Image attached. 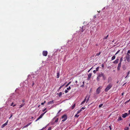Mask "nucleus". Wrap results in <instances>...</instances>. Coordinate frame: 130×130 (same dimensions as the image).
<instances>
[{
	"mask_svg": "<svg viewBox=\"0 0 130 130\" xmlns=\"http://www.w3.org/2000/svg\"><path fill=\"white\" fill-rule=\"evenodd\" d=\"M92 68L90 69L88 71V72H90V71L92 69Z\"/></svg>",
	"mask_w": 130,
	"mask_h": 130,
	"instance_id": "09e8293b",
	"label": "nucleus"
},
{
	"mask_svg": "<svg viewBox=\"0 0 130 130\" xmlns=\"http://www.w3.org/2000/svg\"><path fill=\"white\" fill-rule=\"evenodd\" d=\"M112 85L111 84H109L107 85L106 88L105 89V91L107 92L112 87Z\"/></svg>",
	"mask_w": 130,
	"mask_h": 130,
	"instance_id": "f03ea898",
	"label": "nucleus"
},
{
	"mask_svg": "<svg viewBox=\"0 0 130 130\" xmlns=\"http://www.w3.org/2000/svg\"><path fill=\"white\" fill-rule=\"evenodd\" d=\"M47 111H46L45 112H44V113H42L39 117L41 118L45 114V113Z\"/></svg>",
	"mask_w": 130,
	"mask_h": 130,
	"instance_id": "4468645a",
	"label": "nucleus"
},
{
	"mask_svg": "<svg viewBox=\"0 0 130 130\" xmlns=\"http://www.w3.org/2000/svg\"><path fill=\"white\" fill-rule=\"evenodd\" d=\"M122 120V119L121 118V117H119L118 118V121H120L121 120Z\"/></svg>",
	"mask_w": 130,
	"mask_h": 130,
	"instance_id": "6ab92c4d",
	"label": "nucleus"
},
{
	"mask_svg": "<svg viewBox=\"0 0 130 130\" xmlns=\"http://www.w3.org/2000/svg\"><path fill=\"white\" fill-rule=\"evenodd\" d=\"M109 128H110V130H111V127L110 126H109Z\"/></svg>",
	"mask_w": 130,
	"mask_h": 130,
	"instance_id": "bf43d9fd",
	"label": "nucleus"
},
{
	"mask_svg": "<svg viewBox=\"0 0 130 130\" xmlns=\"http://www.w3.org/2000/svg\"><path fill=\"white\" fill-rule=\"evenodd\" d=\"M46 109V108H45L44 109L42 110V111L44 112Z\"/></svg>",
	"mask_w": 130,
	"mask_h": 130,
	"instance_id": "c03bdc74",
	"label": "nucleus"
},
{
	"mask_svg": "<svg viewBox=\"0 0 130 130\" xmlns=\"http://www.w3.org/2000/svg\"><path fill=\"white\" fill-rule=\"evenodd\" d=\"M47 54V51H43L42 52V55L44 56H46Z\"/></svg>",
	"mask_w": 130,
	"mask_h": 130,
	"instance_id": "423d86ee",
	"label": "nucleus"
},
{
	"mask_svg": "<svg viewBox=\"0 0 130 130\" xmlns=\"http://www.w3.org/2000/svg\"><path fill=\"white\" fill-rule=\"evenodd\" d=\"M40 118L39 117L35 121L36 122L37 121H38V120H39Z\"/></svg>",
	"mask_w": 130,
	"mask_h": 130,
	"instance_id": "c9c22d12",
	"label": "nucleus"
},
{
	"mask_svg": "<svg viewBox=\"0 0 130 130\" xmlns=\"http://www.w3.org/2000/svg\"><path fill=\"white\" fill-rule=\"evenodd\" d=\"M34 85V83L33 82L32 83V86Z\"/></svg>",
	"mask_w": 130,
	"mask_h": 130,
	"instance_id": "e2e57ef3",
	"label": "nucleus"
},
{
	"mask_svg": "<svg viewBox=\"0 0 130 130\" xmlns=\"http://www.w3.org/2000/svg\"><path fill=\"white\" fill-rule=\"evenodd\" d=\"M16 105V104L14 105H13V107H14V106H15Z\"/></svg>",
	"mask_w": 130,
	"mask_h": 130,
	"instance_id": "13d9d810",
	"label": "nucleus"
},
{
	"mask_svg": "<svg viewBox=\"0 0 130 130\" xmlns=\"http://www.w3.org/2000/svg\"><path fill=\"white\" fill-rule=\"evenodd\" d=\"M58 118H57L55 120V122H58Z\"/></svg>",
	"mask_w": 130,
	"mask_h": 130,
	"instance_id": "5701e85b",
	"label": "nucleus"
},
{
	"mask_svg": "<svg viewBox=\"0 0 130 130\" xmlns=\"http://www.w3.org/2000/svg\"><path fill=\"white\" fill-rule=\"evenodd\" d=\"M89 97H88V98L87 99V101H86V103H87L88 101L89 100Z\"/></svg>",
	"mask_w": 130,
	"mask_h": 130,
	"instance_id": "ea45409f",
	"label": "nucleus"
},
{
	"mask_svg": "<svg viewBox=\"0 0 130 130\" xmlns=\"http://www.w3.org/2000/svg\"><path fill=\"white\" fill-rule=\"evenodd\" d=\"M59 72L57 73V77L58 78L59 77Z\"/></svg>",
	"mask_w": 130,
	"mask_h": 130,
	"instance_id": "4be33fe9",
	"label": "nucleus"
},
{
	"mask_svg": "<svg viewBox=\"0 0 130 130\" xmlns=\"http://www.w3.org/2000/svg\"><path fill=\"white\" fill-rule=\"evenodd\" d=\"M24 105V104H22L20 105V106L19 108H21Z\"/></svg>",
	"mask_w": 130,
	"mask_h": 130,
	"instance_id": "a878e982",
	"label": "nucleus"
},
{
	"mask_svg": "<svg viewBox=\"0 0 130 130\" xmlns=\"http://www.w3.org/2000/svg\"><path fill=\"white\" fill-rule=\"evenodd\" d=\"M108 36V35L107 36H106V37H105L104 38V39H107V38Z\"/></svg>",
	"mask_w": 130,
	"mask_h": 130,
	"instance_id": "58836bf2",
	"label": "nucleus"
},
{
	"mask_svg": "<svg viewBox=\"0 0 130 130\" xmlns=\"http://www.w3.org/2000/svg\"><path fill=\"white\" fill-rule=\"evenodd\" d=\"M129 22H130V18H129Z\"/></svg>",
	"mask_w": 130,
	"mask_h": 130,
	"instance_id": "0e129e2a",
	"label": "nucleus"
},
{
	"mask_svg": "<svg viewBox=\"0 0 130 130\" xmlns=\"http://www.w3.org/2000/svg\"><path fill=\"white\" fill-rule=\"evenodd\" d=\"M82 111L81 110V109H80L79 110H78L77 112V114H78L79 113Z\"/></svg>",
	"mask_w": 130,
	"mask_h": 130,
	"instance_id": "c756f323",
	"label": "nucleus"
},
{
	"mask_svg": "<svg viewBox=\"0 0 130 130\" xmlns=\"http://www.w3.org/2000/svg\"><path fill=\"white\" fill-rule=\"evenodd\" d=\"M129 101L128 100L126 102H125V103H128V102H129Z\"/></svg>",
	"mask_w": 130,
	"mask_h": 130,
	"instance_id": "8fccbe9b",
	"label": "nucleus"
},
{
	"mask_svg": "<svg viewBox=\"0 0 130 130\" xmlns=\"http://www.w3.org/2000/svg\"><path fill=\"white\" fill-rule=\"evenodd\" d=\"M60 111H61V110H59V111H58V113H59V112H60Z\"/></svg>",
	"mask_w": 130,
	"mask_h": 130,
	"instance_id": "774afa93",
	"label": "nucleus"
},
{
	"mask_svg": "<svg viewBox=\"0 0 130 130\" xmlns=\"http://www.w3.org/2000/svg\"><path fill=\"white\" fill-rule=\"evenodd\" d=\"M125 58H126V59L128 62H130V55L129 54H127L125 56Z\"/></svg>",
	"mask_w": 130,
	"mask_h": 130,
	"instance_id": "7ed1b4c3",
	"label": "nucleus"
},
{
	"mask_svg": "<svg viewBox=\"0 0 130 130\" xmlns=\"http://www.w3.org/2000/svg\"><path fill=\"white\" fill-rule=\"evenodd\" d=\"M119 51H118L115 54V55H116L119 52Z\"/></svg>",
	"mask_w": 130,
	"mask_h": 130,
	"instance_id": "37998d69",
	"label": "nucleus"
},
{
	"mask_svg": "<svg viewBox=\"0 0 130 130\" xmlns=\"http://www.w3.org/2000/svg\"><path fill=\"white\" fill-rule=\"evenodd\" d=\"M128 111H129V113H130V110H129Z\"/></svg>",
	"mask_w": 130,
	"mask_h": 130,
	"instance_id": "69168bd1",
	"label": "nucleus"
},
{
	"mask_svg": "<svg viewBox=\"0 0 130 130\" xmlns=\"http://www.w3.org/2000/svg\"><path fill=\"white\" fill-rule=\"evenodd\" d=\"M71 88L70 87V86H69V87H68V88H67V90H69Z\"/></svg>",
	"mask_w": 130,
	"mask_h": 130,
	"instance_id": "72a5a7b5",
	"label": "nucleus"
},
{
	"mask_svg": "<svg viewBox=\"0 0 130 130\" xmlns=\"http://www.w3.org/2000/svg\"><path fill=\"white\" fill-rule=\"evenodd\" d=\"M84 84H83L81 86V87H84Z\"/></svg>",
	"mask_w": 130,
	"mask_h": 130,
	"instance_id": "a18cd8bd",
	"label": "nucleus"
},
{
	"mask_svg": "<svg viewBox=\"0 0 130 130\" xmlns=\"http://www.w3.org/2000/svg\"><path fill=\"white\" fill-rule=\"evenodd\" d=\"M44 104L43 103H41V104L42 105H43Z\"/></svg>",
	"mask_w": 130,
	"mask_h": 130,
	"instance_id": "864d4df0",
	"label": "nucleus"
},
{
	"mask_svg": "<svg viewBox=\"0 0 130 130\" xmlns=\"http://www.w3.org/2000/svg\"><path fill=\"white\" fill-rule=\"evenodd\" d=\"M40 118L39 117L35 121L36 122L37 121H38V120H39Z\"/></svg>",
	"mask_w": 130,
	"mask_h": 130,
	"instance_id": "f704fd0d",
	"label": "nucleus"
},
{
	"mask_svg": "<svg viewBox=\"0 0 130 130\" xmlns=\"http://www.w3.org/2000/svg\"><path fill=\"white\" fill-rule=\"evenodd\" d=\"M51 128L50 127H49L48 128V130H51Z\"/></svg>",
	"mask_w": 130,
	"mask_h": 130,
	"instance_id": "de8ad7c7",
	"label": "nucleus"
},
{
	"mask_svg": "<svg viewBox=\"0 0 130 130\" xmlns=\"http://www.w3.org/2000/svg\"><path fill=\"white\" fill-rule=\"evenodd\" d=\"M121 63L119 62L118 64V65L117 68V70L119 71L120 70V67H121Z\"/></svg>",
	"mask_w": 130,
	"mask_h": 130,
	"instance_id": "0eeeda50",
	"label": "nucleus"
},
{
	"mask_svg": "<svg viewBox=\"0 0 130 130\" xmlns=\"http://www.w3.org/2000/svg\"><path fill=\"white\" fill-rule=\"evenodd\" d=\"M71 83V82H69L66 86V87H68V85Z\"/></svg>",
	"mask_w": 130,
	"mask_h": 130,
	"instance_id": "cd10ccee",
	"label": "nucleus"
},
{
	"mask_svg": "<svg viewBox=\"0 0 130 130\" xmlns=\"http://www.w3.org/2000/svg\"><path fill=\"white\" fill-rule=\"evenodd\" d=\"M115 58H116V57L115 56H113L112 58H111V60H114Z\"/></svg>",
	"mask_w": 130,
	"mask_h": 130,
	"instance_id": "412c9836",
	"label": "nucleus"
},
{
	"mask_svg": "<svg viewBox=\"0 0 130 130\" xmlns=\"http://www.w3.org/2000/svg\"><path fill=\"white\" fill-rule=\"evenodd\" d=\"M31 124V122H29L28 124H27L24 126L23 128H25L27 127L28 126L30 125Z\"/></svg>",
	"mask_w": 130,
	"mask_h": 130,
	"instance_id": "9d476101",
	"label": "nucleus"
},
{
	"mask_svg": "<svg viewBox=\"0 0 130 130\" xmlns=\"http://www.w3.org/2000/svg\"><path fill=\"white\" fill-rule=\"evenodd\" d=\"M62 121L64 122L67 119V117L66 115H64L62 116Z\"/></svg>",
	"mask_w": 130,
	"mask_h": 130,
	"instance_id": "20e7f679",
	"label": "nucleus"
},
{
	"mask_svg": "<svg viewBox=\"0 0 130 130\" xmlns=\"http://www.w3.org/2000/svg\"><path fill=\"white\" fill-rule=\"evenodd\" d=\"M79 115H78V114H77V113L76 115H75V117H76L77 118L79 117Z\"/></svg>",
	"mask_w": 130,
	"mask_h": 130,
	"instance_id": "c85d7f7f",
	"label": "nucleus"
},
{
	"mask_svg": "<svg viewBox=\"0 0 130 130\" xmlns=\"http://www.w3.org/2000/svg\"><path fill=\"white\" fill-rule=\"evenodd\" d=\"M62 94V93L61 92H60L59 93V97H60Z\"/></svg>",
	"mask_w": 130,
	"mask_h": 130,
	"instance_id": "bb28decb",
	"label": "nucleus"
},
{
	"mask_svg": "<svg viewBox=\"0 0 130 130\" xmlns=\"http://www.w3.org/2000/svg\"><path fill=\"white\" fill-rule=\"evenodd\" d=\"M8 120L7 121H6V122L5 123H4V124H3L2 126H1V127L2 128H4L5 126H6V125H7V124H8Z\"/></svg>",
	"mask_w": 130,
	"mask_h": 130,
	"instance_id": "6e6552de",
	"label": "nucleus"
},
{
	"mask_svg": "<svg viewBox=\"0 0 130 130\" xmlns=\"http://www.w3.org/2000/svg\"><path fill=\"white\" fill-rule=\"evenodd\" d=\"M87 96H86L85 98L84 99V101H83L82 103H81V105L82 104H84V103H85V102L86 101V98H87Z\"/></svg>",
	"mask_w": 130,
	"mask_h": 130,
	"instance_id": "2eb2a0df",
	"label": "nucleus"
},
{
	"mask_svg": "<svg viewBox=\"0 0 130 130\" xmlns=\"http://www.w3.org/2000/svg\"><path fill=\"white\" fill-rule=\"evenodd\" d=\"M96 70H93V72L94 73H95V72H96Z\"/></svg>",
	"mask_w": 130,
	"mask_h": 130,
	"instance_id": "3c124183",
	"label": "nucleus"
},
{
	"mask_svg": "<svg viewBox=\"0 0 130 130\" xmlns=\"http://www.w3.org/2000/svg\"><path fill=\"white\" fill-rule=\"evenodd\" d=\"M127 113H125L122 115V117L123 118H125L127 116Z\"/></svg>",
	"mask_w": 130,
	"mask_h": 130,
	"instance_id": "1a4fd4ad",
	"label": "nucleus"
},
{
	"mask_svg": "<svg viewBox=\"0 0 130 130\" xmlns=\"http://www.w3.org/2000/svg\"><path fill=\"white\" fill-rule=\"evenodd\" d=\"M103 105V104H101L99 105V107H101Z\"/></svg>",
	"mask_w": 130,
	"mask_h": 130,
	"instance_id": "473e14b6",
	"label": "nucleus"
},
{
	"mask_svg": "<svg viewBox=\"0 0 130 130\" xmlns=\"http://www.w3.org/2000/svg\"><path fill=\"white\" fill-rule=\"evenodd\" d=\"M22 102H24V100H23V101H22Z\"/></svg>",
	"mask_w": 130,
	"mask_h": 130,
	"instance_id": "338daca9",
	"label": "nucleus"
},
{
	"mask_svg": "<svg viewBox=\"0 0 130 130\" xmlns=\"http://www.w3.org/2000/svg\"><path fill=\"white\" fill-rule=\"evenodd\" d=\"M12 115L11 114V116H10V117H9V119H10L12 117Z\"/></svg>",
	"mask_w": 130,
	"mask_h": 130,
	"instance_id": "e433bc0d",
	"label": "nucleus"
},
{
	"mask_svg": "<svg viewBox=\"0 0 130 130\" xmlns=\"http://www.w3.org/2000/svg\"><path fill=\"white\" fill-rule=\"evenodd\" d=\"M123 60V57H121L120 59V62L121 63Z\"/></svg>",
	"mask_w": 130,
	"mask_h": 130,
	"instance_id": "b1692460",
	"label": "nucleus"
},
{
	"mask_svg": "<svg viewBox=\"0 0 130 130\" xmlns=\"http://www.w3.org/2000/svg\"><path fill=\"white\" fill-rule=\"evenodd\" d=\"M102 89V88L101 87H99L96 89V93L97 94H99L101 91V89Z\"/></svg>",
	"mask_w": 130,
	"mask_h": 130,
	"instance_id": "39448f33",
	"label": "nucleus"
},
{
	"mask_svg": "<svg viewBox=\"0 0 130 130\" xmlns=\"http://www.w3.org/2000/svg\"><path fill=\"white\" fill-rule=\"evenodd\" d=\"M65 84H64L63 85L61 86L57 90V91H59V90Z\"/></svg>",
	"mask_w": 130,
	"mask_h": 130,
	"instance_id": "f3484780",
	"label": "nucleus"
},
{
	"mask_svg": "<svg viewBox=\"0 0 130 130\" xmlns=\"http://www.w3.org/2000/svg\"><path fill=\"white\" fill-rule=\"evenodd\" d=\"M84 83H85V82H84V81L83 82V84L84 85Z\"/></svg>",
	"mask_w": 130,
	"mask_h": 130,
	"instance_id": "6e6d98bb",
	"label": "nucleus"
},
{
	"mask_svg": "<svg viewBox=\"0 0 130 130\" xmlns=\"http://www.w3.org/2000/svg\"><path fill=\"white\" fill-rule=\"evenodd\" d=\"M102 67H103L104 66V65L103 64H102Z\"/></svg>",
	"mask_w": 130,
	"mask_h": 130,
	"instance_id": "5fc2aeb1",
	"label": "nucleus"
},
{
	"mask_svg": "<svg viewBox=\"0 0 130 130\" xmlns=\"http://www.w3.org/2000/svg\"><path fill=\"white\" fill-rule=\"evenodd\" d=\"M127 54H130V50H128V51L127 53Z\"/></svg>",
	"mask_w": 130,
	"mask_h": 130,
	"instance_id": "79ce46f5",
	"label": "nucleus"
},
{
	"mask_svg": "<svg viewBox=\"0 0 130 130\" xmlns=\"http://www.w3.org/2000/svg\"><path fill=\"white\" fill-rule=\"evenodd\" d=\"M101 52H100L98 53H97L95 55V56L96 57L97 56H99L101 54Z\"/></svg>",
	"mask_w": 130,
	"mask_h": 130,
	"instance_id": "aec40b11",
	"label": "nucleus"
},
{
	"mask_svg": "<svg viewBox=\"0 0 130 130\" xmlns=\"http://www.w3.org/2000/svg\"><path fill=\"white\" fill-rule=\"evenodd\" d=\"M87 26H84L82 27V32H83L85 29V27H87Z\"/></svg>",
	"mask_w": 130,
	"mask_h": 130,
	"instance_id": "f8f14e48",
	"label": "nucleus"
},
{
	"mask_svg": "<svg viewBox=\"0 0 130 130\" xmlns=\"http://www.w3.org/2000/svg\"><path fill=\"white\" fill-rule=\"evenodd\" d=\"M46 127H43L42 129H41L40 130H42L43 129H44Z\"/></svg>",
	"mask_w": 130,
	"mask_h": 130,
	"instance_id": "49530a36",
	"label": "nucleus"
},
{
	"mask_svg": "<svg viewBox=\"0 0 130 130\" xmlns=\"http://www.w3.org/2000/svg\"><path fill=\"white\" fill-rule=\"evenodd\" d=\"M129 128L127 127H126L124 129V130H128Z\"/></svg>",
	"mask_w": 130,
	"mask_h": 130,
	"instance_id": "393cba45",
	"label": "nucleus"
},
{
	"mask_svg": "<svg viewBox=\"0 0 130 130\" xmlns=\"http://www.w3.org/2000/svg\"><path fill=\"white\" fill-rule=\"evenodd\" d=\"M85 108V107H82L80 109L82 111V110H84Z\"/></svg>",
	"mask_w": 130,
	"mask_h": 130,
	"instance_id": "4c0bfd02",
	"label": "nucleus"
},
{
	"mask_svg": "<svg viewBox=\"0 0 130 130\" xmlns=\"http://www.w3.org/2000/svg\"><path fill=\"white\" fill-rule=\"evenodd\" d=\"M119 60V59H117L115 61H113V63L115 64H117L118 63Z\"/></svg>",
	"mask_w": 130,
	"mask_h": 130,
	"instance_id": "9b49d317",
	"label": "nucleus"
},
{
	"mask_svg": "<svg viewBox=\"0 0 130 130\" xmlns=\"http://www.w3.org/2000/svg\"><path fill=\"white\" fill-rule=\"evenodd\" d=\"M101 77H102V79L104 80H105L106 79V77L104 73L102 72H101L98 74V76L97 77L96 79L98 81H100V78Z\"/></svg>",
	"mask_w": 130,
	"mask_h": 130,
	"instance_id": "f257e3e1",
	"label": "nucleus"
},
{
	"mask_svg": "<svg viewBox=\"0 0 130 130\" xmlns=\"http://www.w3.org/2000/svg\"><path fill=\"white\" fill-rule=\"evenodd\" d=\"M92 73H89L88 75V79H90V78H91V77L92 76Z\"/></svg>",
	"mask_w": 130,
	"mask_h": 130,
	"instance_id": "ddd939ff",
	"label": "nucleus"
},
{
	"mask_svg": "<svg viewBox=\"0 0 130 130\" xmlns=\"http://www.w3.org/2000/svg\"><path fill=\"white\" fill-rule=\"evenodd\" d=\"M123 94H124V93H122L121 94L122 95H123Z\"/></svg>",
	"mask_w": 130,
	"mask_h": 130,
	"instance_id": "4d7b16f0",
	"label": "nucleus"
},
{
	"mask_svg": "<svg viewBox=\"0 0 130 130\" xmlns=\"http://www.w3.org/2000/svg\"><path fill=\"white\" fill-rule=\"evenodd\" d=\"M99 67H97L96 68V71H98V70H99Z\"/></svg>",
	"mask_w": 130,
	"mask_h": 130,
	"instance_id": "2f4dec72",
	"label": "nucleus"
},
{
	"mask_svg": "<svg viewBox=\"0 0 130 130\" xmlns=\"http://www.w3.org/2000/svg\"><path fill=\"white\" fill-rule=\"evenodd\" d=\"M46 102V101H44V102H43L44 104Z\"/></svg>",
	"mask_w": 130,
	"mask_h": 130,
	"instance_id": "052dcab7",
	"label": "nucleus"
},
{
	"mask_svg": "<svg viewBox=\"0 0 130 130\" xmlns=\"http://www.w3.org/2000/svg\"><path fill=\"white\" fill-rule=\"evenodd\" d=\"M13 103H12L11 105V106H13Z\"/></svg>",
	"mask_w": 130,
	"mask_h": 130,
	"instance_id": "603ef678",
	"label": "nucleus"
},
{
	"mask_svg": "<svg viewBox=\"0 0 130 130\" xmlns=\"http://www.w3.org/2000/svg\"><path fill=\"white\" fill-rule=\"evenodd\" d=\"M75 83H77V80L76 81H75Z\"/></svg>",
	"mask_w": 130,
	"mask_h": 130,
	"instance_id": "680f3d73",
	"label": "nucleus"
},
{
	"mask_svg": "<svg viewBox=\"0 0 130 130\" xmlns=\"http://www.w3.org/2000/svg\"><path fill=\"white\" fill-rule=\"evenodd\" d=\"M53 103H54V101L52 100V101H50L49 102H48L47 104V105H49Z\"/></svg>",
	"mask_w": 130,
	"mask_h": 130,
	"instance_id": "dca6fc26",
	"label": "nucleus"
},
{
	"mask_svg": "<svg viewBox=\"0 0 130 130\" xmlns=\"http://www.w3.org/2000/svg\"><path fill=\"white\" fill-rule=\"evenodd\" d=\"M129 72H130V71H129L128 72L127 75V76L125 77V78H126L127 77V76H128V75L129 74Z\"/></svg>",
	"mask_w": 130,
	"mask_h": 130,
	"instance_id": "7c9ffc66",
	"label": "nucleus"
},
{
	"mask_svg": "<svg viewBox=\"0 0 130 130\" xmlns=\"http://www.w3.org/2000/svg\"><path fill=\"white\" fill-rule=\"evenodd\" d=\"M64 92L65 93H67L68 92V91L67 90H66L65 91H64Z\"/></svg>",
	"mask_w": 130,
	"mask_h": 130,
	"instance_id": "a19ab883",
	"label": "nucleus"
},
{
	"mask_svg": "<svg viewBox=\"0 0 130 130\" xmlns=\"http://www.w3.org/2000/svg\"><path fill=\"white\" fill-rule=\"evenodd\" d=\"M75 104H74L71 107V108L72 109H73L75 107Z\"/></svg>",
	"mask_w": 130,
	"mask_h": 130,
	"instance_id": "a211bd4d",
	"label": "nucleus"
}]
</instances>
